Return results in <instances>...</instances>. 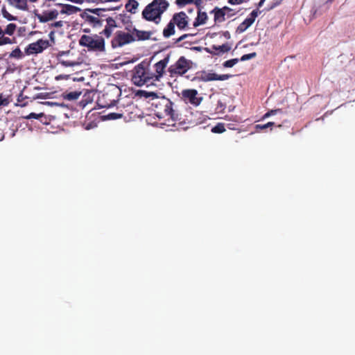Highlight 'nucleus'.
<instances>
[{
  "mask_svg": "<svg viewBox=\"0 0 355 355\" xmlns=\"http://www.w3.org/2000/svg\"><path fill=\"white\" fill-rule=\"evenodd\" d=\"M6 34H3L2 36L0 35V46H3L6 44H11L13 43V40L10 37H5Z\"/></svg>",
  "mask_w": 355,
  "mask_h": 355,
  "instance_id": "473e14b6",
  "label": "nucleus"
},
{
  "mask_svg": "<svg viewBox=\"0 0 355 355\" xmlns=\"http://www.w3.org/2000/svg\"><path fill=\"white\" fill-rule=\"evenodd\" d=\"M175 24L171 19L170 21L168 22V24L166 25V26L163 30V36L165 38H168L175 34Z\"/></svg>",
  "mask_w": 355,
  "mask_h": 355,
  "instance_id": "412c9836",
  "label": "nucleus"
},
{
  "mask_svg": "<svg viewBox=\"0 0 355 355\" xmlns=\"http://www.w3.org/2000/svg\"><path fill=\"white\" fill-rule=\"evenodd\" d=\"M186 78H187V79H189V80H191V79L192 78H190V76H186Z\"/></svg>",
  "mask_w": 355,
  "mask_h": 355,
  "instance_id": "6e6d98bb",
  "label": "nucleus"
},
{
  "mask_svg": "<svg viewBox=\"0 0 355 355\" xmlns=\"http://www.w3.org/2000/svg\"><path fill=\"white\" fill-rule=\"evenodd\" d=\"M44 116V113L35 114V113L32 112L29 115L26 116L25 118L28 119H38Z\"/></svg>",
  "mask_w": 355,
  "mask_h": 355,
  "instance_id": "37998d69",
  "label": "nucleus"
},
{
  "mask_svg": "<svg viewBox=\"0 0 355 355\" xmlns=\"http://www.w3.org/2000/svg\"><path fill=\"white\" fill-rule=\"evenodd\" d=\"M16 29H17V25L13 23H10V24H8L5 29H3L0 26V31H1L0 35H2L3 34H6L8 35H12L15 33Z\"/></svg>",
  "mask_w": 355,
  "mask_h": 355,
  "instance_id": "b1692460",
  "label": "nucleus"
},
{
  "mask_svg": "<svg viewBox=\"0 0 355 355\" xmlns=\"http://www.w3.org/2000/svg\"><path fill=\"white\" fill-rule=\"evenodd\" d=\"M123 113L121 112H111L107 114V117L108 119L114 120V119H121L123 117Z\"/></svg>",
  "mask_w": 355,
  "mask_h": 355,
  "instance_id": "c9c22d12",
  "label": "nucleus"
},
{
  "mask_svg": "<svg viewBox=\"0 0 355 355\" xmlns=\"http://www.w3.org/2000/svg\"><path fill=\"white\" fill-rule=\"evenodd\" d=\"M69 51H60L58 53L57 58L59 62L64 67H73L76 65V62L73 61H70L68 60H64L63 56L66 54H68Z\"/></svg>",
  "mask_w": 355,
  "mask_h": 355,
  "instance_id": "6ab92c4d",
  "label": "nucleus"
},
{
  "mask_svg": "<svg viewBox=\"0 0 355 355\" xmlns=\"http://www.w3.org/2000/svg\"><path fill=\"white\" fill-rule=\"evenodd\" d=\"M266 0H260L259 2L257 3V9L259 10V8L262 7Z\"/></svg>",
  "mask_w": 355,
  "mask_h": 355,
  "instance_id": "8fccbe9b",
  "label": "nucleus"
},
{
  "mask_svg": "<svg viewBox=\"0 0 355 355\" xmlns=\"http://www.w3.org/2000/svg\"><path fill=\"white\" fill-rule=\"evenodd\" d=\"M10 96L5 97L2 94H0V106H7L11 100L10 99Z\"/></svg>",
  "mask_w": 355,
  "mask_h": 355,
  "instance_id": "f704fd0d",
  "label": "nucleus"
},
{
  "mask_svg": "<svg viewBox=\"0 0 355 355\" xmlns=\"http://www.w3.org/2000/svg\"><path fill=\"white\" fill-rule=\"evenodd\" d=\"M180 98L186 103H189L195 107L198 106L202 101V97L199 96L198 91L195 89H183Z\"/></svg>",
  "mask_w": 355,
  "mask_h": 355,
  "instance_id": "1a4fd4ad",
  "label": "nucleus"
},
{
  "mask_svg": "<svg viewBox=\"0 0 355 355\" xmlns=\"http://www.w3.org/2000/svg\"><path fill=\"white\" fill-rule=\"evenodd\" d=\"M245 0H228V3L232 5H238L244 2Z\"/></svg>",
  "mask_w": 355,
  "mask_h": 355,
  "instance_id": "de8ad7c7",
  "label": "nucleus"
},
{
  "mask_svg": "<svg viewBox=\"0 0 355 355\" xmlns=\"http://www.w3.org/2000/svg\"><path fill=\"white\" fill-rule=\"evenodd\" d=\"M282 112V109H275V110H270V111L267 112L263 116V119H266L272 115H274L277 113Z\"/></svg>",
  "mask_w": 355,
  "mask_h": 355,
  "instance_id": "a19ab883",
  "label": "nucleus"
},
{
  "mask_svg": "<svg viewBox=\"0 0 355 355\" xmlns=\"http://www.w3.org/2000/svg\"><path fill=\"white\" fill-rule=\"evenodd\" d=\"M79 44L81 46L87 47L89 51H105L104 38L96 34L94 36L83 35L79 40Z\"/></svg>",
  "mask_w": 355,
  "mask_h": 355,
  "instance_id": "20e7f679",
  "label": "nucleus"
},
{
  "mask_svg": "<svg viewBox=\"0 0 355 355\" xmlns=\"http://www.w3.org/2000/svg\"><path fill=\"white\" fill-rule=\"evenodd\" d=\"M223 36L227 38L230 39L231 37V35L229 31H226L223 33Z\"/></svg>",
  "mask_w": 355,
  "mask_h": 355,
  "instance_id": "09e8293b",
  "label": "nucleus"
},
{
  "mask_svg": "<svg viewBox=\"0 0 355 355\" xmlns=\"http://www.w3.org/2000/svg\"><path fill=\"white\" fill-rule=\"evenodd\" d=\"M114 29V28H112V27H110V26L105 25V28L100 33V34L103 35L107 38H109L111 37Z\"/></svg>",
  "mask_w": 355,
  "mask_h": 355,
  "instance_id": "2f4dec72",
  "label": "nucleus"
},
{
  "mask_svg": "<svg viewBox=\"0 0 355 355\" xmlns=\"http://www.w3.org/2000/svg\"><path fill=\"white\" fill-rule=\"evenodd\" d=\"M198 1L199 0H197L196 1V6H197V13H198V15H197V17L196 18L193 24V27L196 28L200 25H202V24H206L207 19H208V17H207V15L205 12H201L200 10V6H199V3H198Z\"/></svg>",
  "mask_w": 355,
  "mask_h": 355,
  "instance_id": "2eb2a0df",
  "label": "nucleus"
},
{
  "mask_svg": "<svg viewBox=\"0 0 355 355\" xmlns=\"http://www.w3.org/2000/svg\"><path fill=\"white\" fill-rule=\"evenodd\" d=\"M120 93L121 92L117 87H112L105 91L98 98V106L107 108L114 106L118 101Z\"/></svg>",
  "mask_w": 355,
  "mask_h": 355,
  "instance_id": "423d86ee",
  "label": "nucleus"
},
{
  "mask_svg": "<svg viewBox=\"0 0 355 355\" xmlns=\"http://www.w3.org/2000/svg\"><path fill=\"white\" fill-rule=\"evenodd\" d=\"M85 20L92 25L93 27L96 28L103 25V19H101L98 17L87 15Z\"/></svg>",
  "mask_w": 355,
  "mask_h": 355,
  "instance_id": "4be33fe9",
  "label": "nucleus"
},
{
  "mask_svg": "<svg viewBox=\"0 0 355 355\" xmlns=\"http://www.w3.org/2000/svg\"><path fill=\"white\" fill-rule=\"evenodd\" d=\"M261 13V11L258 9L252 10L249 16L238 26L236 29V33L240 34L245 32L250 26L253 24L256 18Z\"/></svg>",
  "mask_w": 355,
  "mask_h": 355,
  "instance_id": "9b49d317",
  "label": "nucleus"
},
{
  "mask_svg": "<svg viewBox=\"0 0 355 355\" xmlns=\"http://www.w3.org/2000/svg\"><path fill=\"white\" fill-rule=\"evenodd\" d=\"M191 60L181 56L178 60L168 68V72L171 78L183 76L192 67Z\"/></svg>",
  "mask_w": 355,
  "mask_h": 355,
  "instance_id": "39448f33",
  "label": "nucleus"
},
{
  "mask_svg": "<svg viewBox=\"0 0 355 355\" xmlns=\"http://www.w3.org/2000/svg\"><path fill=\"white\" fill-rule=\"evenodd\" d=\"M120 6L116 7H110V8H94V9H89L88 11L94 13L97 15L98 17H104L103 12H105L107 10H115L119 9Z\"/></svg>",
  "mask_w": 355,
  "mask_h": 355,
  "instance_id": "5701e85b",
  "label": "nucleus"
},
{
  "mask_svg": "<svg viewBox=\"0 0 355 355\" xmlns=\"http://www.w3.org/2000/svg\"><path fill=\"white\" fill-rule=\"evenodd\" d=\"M211 48L220 53H227L230 51L231 46L228 43H225L220 46L213 45Z\"/></svg>",
  "mask_w": 355,
  "mask_h": 355,
  "instance_id": "bb28decb",
  "label": "nucleus"
},
{
  "mask_svg": "<svg viewBox=\"0 0 355 355\" xmlns=\"http://www.w3.org/2000/svg\"><path fill=\"white\" fill-rule=\"evenodd\" d=\"M239 61V59H238V58L228 60L224 62L223 65L224 67L230 68V67H232L234 65H235L236 63H238Z\"/></svg>",
  "mask_w": 355,
  "mask_h": 355,
  "instance_id": "72a5a7b5",
  "label": "nucleus"
},
{
  "mask_svg": "<svg viewBox=\"0 0 355 355\" xmlns=\"http://www.w3.org/2000/svg\"><path fill=\"white\" fill-rule=\"evenodd\" d=\"M281 2H282V0H277V1H274L272 3V5L270 6V8H268L267 9V10H272V9L275 8V7L278 6L279 5H280Z\"/></svg>",
  "mask_w": 355,
  "mask_h": 355,
  "instance_id": "a18cd8bd",
  "label": "nucleus"
},
{
  "mask_svg": "<svg viewBox=\"0 0 355 355\" xmlns=\"http://www.w3.org/2000/svg\"><path fill=\"white\" fill-rule=\"evenodd\" d=\"M8 4L16 9L20 10H27L28 9L26 0H6Z\"/></svg>",
  "mask_w": 355,
  "mask_h": 355,
  "instance_id": "a211bd4d",
  "label": "nucleus"
},
{
  "mask_svg": "<svg viewBox=\"0 0 355 355\" xmlns=\"http://www.w3.org/2000/svg\"><path fill=\"white\" fill-rule=\"evenodd\" d=\"M31 2H36L38 0H29Z\"/></svg>",
  "mask_w": 355,
  "mask_h": 355,
  "instance_id": "5fc2aeb1",
  "label": "nucleus"
},
{
  "mask_svg": "<svg viewBox=\"0 0 355 355\" xmlns=\"http://www.w3.org/2000/svg\"><path fill=\"white\" fill-rule=\"evenodd\" d=\"M1 14L3 18L6 19L8 21H15L17 19V17L13 16L8 12L4 5L1 7Z\"/></svg>",
  "mask_w": 355,
  "mask_h": 355,
  "instance_id": "c85d7f7f",
  "label": "nucleus"
},
{
  "mask_svg": "<svg viewBox=\"0 0 355 355\" xmlns=\"http://www.w3.org/2000/svg\"><path fill=\"white\" fill-rule=\"evenodd\" d=\"M205 49H206V51H207V52H209V53H214V54H216V53H213V52L210 51L207 48H206Z\"/></svg>",
  "mask_w": 355,
  "mask_h": 355,
  "instance_id": "864d4df0",
  "label": "nucleus"
},
{
  "mask_svg": "<svg viewBox=\"0 0 355 355\" xmlns=\"http://www.w3.org/2000/svg\"><path fill=\"white\" fill-rule=\"evenodd\" d=\"M11 58L21 59L24 57V54L19 47H17L10 53L9 55Z\"/></svg>",
  "mask_w": 355,
  "mask_h": 355,
  "instance_id": "c756f323",
  "label": "nucleus"
},
{
  "mask_svg": "<svg viewBox=\"0 0 355 355\" xmlns=\"http://www.w3.org/2000/svg\"><path fill=\"white\" fill-rule=\"evenodd\" d=\"M98 1L99 0H82V3L85 2V1H87V2H93V3H98Z\"/></svg>",
  "mask_w": 355,
  "mask_h": 355,
  "instance_id": "3c124183",
  "label": "nucleus"
},
{
  "mask_svg": "<svg viewBox=\"0 0 355 355\" xmlns=\"http://www.w3.org/2000/svg\"><path fill=\"white\" fill-rule=\"evenodd\" d=\"M193 1V0H176L175 3L179 7H183L188 3H192Z\"/></svg>",
  "mask_w": 355,
  "mask_h": 355,
  "instance_id": "c03bdc74",
  "label": "nucleus"
},
{
  "mask_svg": "<svg viewBox=\"0 0 355 355\" xmlns=\"http://www.w3.org/2000/svg\"><path fill=\"white\" fill-rule=\"evenodd\" d=\"M225 131V128L223 123H218L212 128L211 132L214 133H223Z\"/></svg>",
  "mask_w": 355,
  "mask_h": 355,
  "instance_id": "7c9ffc66",
  "label": "nucleus"
},
{
  "mask_svg": "<svg viewBox=\"0 0 355 355\" xmlns=\"http://www.w3.org/2000/svg\"><path fill=\"white\" fill-rule=\"evenodd\" d=\"M58 16V12L56 10L44 11L42 14L37 15L40 22L45 23L50 20L55 19Z\"/></svg>",
  "mask_w": 355,
  "mask_h": 355,
  "instance_id": "4468645a",
  "label": "nucleus"
},
{
  "mask_svg": "<svg viewBox=\"0 0 355 355\" xmlns=\"http://www.w3.org/2000/svg\"><path fill=\"white\" fill-rule=\"evenodd\" d=\"M8 71H12L10 70L9 68H8L7 70H6V72H8Z\"/></svg>",
  "mask_w": 355,
  "mask_h": 355,
  "instance_id": "4d7b16f0",
  "label": "nucleus"
},
{
  "mask_svg": "<svg viewBox=\"0 0 355 355\" xmlns=\"http://www.w3.org/2000/svg\"><path fill=\"white\" fill-rule=\"evenodd\" d=\"M26 99H27V96H24L23 92H21L17 96V103L15 105L17 106H21V107L26 106V105L28 104Z\"/></svg>",
  "mask_w": 355,
  "mask_h": 355,
  "instance_id": "cd10ccee",
  "label": "nucleus"
},
{
  "mask_svg": "<svg viewBox=\"0 0 355 355\" xmlns=\"http://www.w3.org/2000/svg\"><path fill=\"white\" fill-rule=\"evenodd\" d=\"M171 20L180 31H184L188 28L189 17L184 12L175 13Z\"/></svg>",
  "mask_w": 355,
  "mask_h": 355,
  "instance_id": "f8f14e48",
  "label": "nucleus"
},
{
  "mask_svg": "<svg viewBox=\"0 0 355 355\" xmlns=\"http://www.w3.org/2000/svg\"><path fill=\"white\" fill-rule=\"evenodd\" d=\"M61 6L60 12L62 14L72 15L80 10L78 7L69 4H61Z\"/></svg>",
  "mask_w": 355,
  "mask_h": 355,
  "instance_id": "aec40b11",
  "label": "nucleus"
},
{
  "mask_svg": "<svg viewBox=\"0 0 355 355\" xmlns=\"http://www.w3.org/2000/svg\"><path fill=\"white\" fill-rule=\"evenodd\" d=\"M257 56V53L253 52L248 54H245L241 56L239 60L241 61H246L252 58H254Z\"/></svg>",
  "mask_w": 355,
  "mask_h": 355,
  "instance_id": "ea45409f",
  "label": "nucleus"
},
{
  "mask_svg": "<svg viewBox=\"0 0 355 355\" xmlns=\"http://www.w3.org/2000/svg\"><path fill=\"white\" fill-rule=\"evenodd\" d=\"M196 35V33L184 34V35H181L180 37H178L176 40H175L174 44H178V43H180V42L183 41L186 38H187L189 37H193V36H194Z\"/></svg>",
  "mask_w": 355,
  "mask_h": 355,
  "instance_id": "58836bf2",
  "label": "nucleus"
},
{
  "mask_svg": "<svg viewBox=\"0 0 355 355\" xmlns=\"http://www.w3.org/2000/svg\"><path fill=\"white\" fill-rule=\"evenodd\" d=\"M51 26L55 27V28H61L63 26V21H55L54 23H52L51 24Z\"/></svg>",
  "mask_w": 355,
  "mask_h": 355,
  "instance_id": "49530a36",
  "label": "nucleus"
},
{
  "mask_svg": "<svg viewBox=\"0 0 355 355\" xmlns=\"http://www.w3.org/2000/svg\"><path fill=\"white\" fill-rule=\"evenodd\" d=\"M81 95V92L73 91L70 92H65L64 95V98L68 101H74L77 100L79 96Z\"/></svg>",
  "mask_w": 355,
  "mask_h": 355,
  "instance_id": "a878e982",
  "label": "nucleus"
},
{
  "mask_svg": "<svg viewBox=\"0 0 355 355\" xmlns=\"http://www.w3.org/2000/svg\"><path fill=\"white\" fill-rule=\"evenodd\" d=\"M232 76L230 74L218 75L215 73H208L206 71H200L196 73V76L192 77L191 81L192 82H209L213 80H226L231 78Z\"/></svg>",
  "mask_w": 355,
  "mask_h": 355,
  "instance_id": "6e6552de",
  "label": "nucleus"
},
{
  "mask_svg": "<svg viewBox=\"0 0 355 355\" xmlns=\"http://www.w3.org/2000/svg\"><path fill=\"white\" fill-rule=\"evenodd\" d=\"M105 21H106V25L107 26H108L110 27H112V28H114L117 27L116 21L112 17H107L105 19Z\"/></svg>",
  "mask_w": 355,
  "mask_h": 355,
  "instance_id": "4c0bfd02",
  "label": "nucleus"
},
{
  "mask_svg": "<svg viewBox=\"0 0 355 355\" xmlns=\"http://www.w3.org/2000/svg\"><path fill=\"white\" fill-rule=\"evenodd\" d=\"M138 6L139 3L137 1L129 0L128 2L125 4V8L129 12L135 14Z\"/></svg>",
  "mask_w": 355,
  "mask_h": 355,
  "instance_id": "393cba45",
  "label": "nucleus"
},
{
  "mask_svg": "<svg viewBox=\"0 0 355 355\" xmlns=\"http://www.w3.org/2000/svg\"><path fill=\"white\" fill-rule=\"evenodd\" d=\"M210 13L214 14L215 23H222L225 21V16L223 8L215 7Z\"/></svg>",
  "mask_w": 355,
  "mask_h": 355,
  "instance_id": "dca6fc26",
  "label": "nucleus"
},
{
  "mask_svg": "<svg viewBox=\"0 0 355 355\" xmlns=\"http://www.w3.org/2000/svg\"><path fill=\"white\" fill-rule=\"evenodd\" d=\"M223 8L224 10L225 16H227V17H232L236 15V12L234 11V10L231 8L224 6L223 7Z\"/></svg>",
  "mask_w": 355,
  "mask_h": 355,
  "instance_id": "e433bc0d",
  "label": "nucleus"
},
{
  "mask_svg": "<svg viewBox=\"0 0 355 355\" xmlns=\"http://www.w3.org/2000/svg\"><path fill=\"white\" fill-rule=\"evenodd\" d=\"M84 33H89L90 32V30L89 28H84L83 30Z\"/></svg>",
  "mask_w": 355,
  "mask_h": 355,
  "instance_id": "603ef678",
  "label": "nucleus"
},
{
  "mask_svg": "<svg viewBox=\"0 0 355 355\" xmlns=\"http://www.w3.org/2000/svg\"><path fill=\"white\" fill-rule=\"evenodd\" d=\"M153 105H155L157 117L160 119L168 117L173 121L180 123L181 117H180L177 110L173 108V103L169 98L163 97L157 99Z\"/></svg>",
  "mask_w": 355,
  "mask_h": 355,
  "instance_id": "f03ea898",
  "label": "nucleus"
},
{
  "mask_svg": "<svg viewBox=\"0 0 355 355\" xmlns=\"http://www.w3.org/2000/svg\"><path fill=\"white\" fill-rule=\"evenodd\" d=\"M45 44L46 42L43 40H39L36 42L31 43L26 48V53L30 55L41 53L45 48V46H44V44Z\"/></svg>",
  "mask_w": 355,
  "mask_h": 355,
  "instance_id": "ddd939ff",
  "label": "nucleus"
},
{
  "mask_svg": "<svg viewBox=\"0 0 355 355\" xmlns=\"http://www.w3.org/2000/svg\"><path fill=\"white\" fill-rule=\"evenodd\" d=\"M275 125L274 122H268L266 124L261 125V124H257L256 125V129H260V130H265L269 127H272Z\"/></svg>",
  "mask_w": 355,
  "mask_h": 355,
  "instance_id": "79ce46f5",
  "label": "nucleus"
},
{
  "mask_svg": "<svg viewBox=\"0 0 355 355\" xmlns=\"http://www.w3.org/2000/svg\"><path fill=\"white\" fill-rule=\"evenodd\" d=\"M132 33L135 35L136 40L139 41L148 40L150 38V36L153 34L151 31H140L137 29L136 28H133Z\"/></svg>",
  "mask_w": 355,
  "mask_h": 355,
  "instance_id": "f3484780",
  "label": "nucleus"
},
{
  "mask_svg": "<svg viewBox=\"0 0 355 355\" xmlns=\"http://www.w3.org/2000/svg\"><path fill=\"white\" fill-rule=\"evenodd\" d=\"M169 4L166 0H153L142 11V17L148 21L159 24L162 14L166 10Z\"/></svg>",
  "mask_w": 355,
  "mask_h": 355,
  "instance_id": "f257e3e1",
  "label": "nucleus"
},
{
  "mask_svg": "<svg viewBox=\"0 0 355 355\" xmlns=\"http://www.w3.org/2000/svg\"><path fill=\"white\" fill-rule=\"evenodd\" d=\"M152 76L153 71H150L149 65L141 62L134 67L131 80L137 86H148L155 83Z\"/></svg>",
  "mask_w": 355,
  "mask_h": 355,
  "instance_id": "7ed1b4c3",
  "label": "nucleus"
},
{
  "mask_svg": "<svg viewBox=\"0 0 355 355\" xmlns=\"http://www.w3.org/2000/svg\"><path fill=\"white\" fill-rule=\"evenodd\" d=\"M135 41H136V38L132 34L123 31H117L111 40V46L113 49H117Z\"/></svg>",
  "mask_w": 355,
  "mask_h": 355,
  "instance_id": "0eeeda50",
  "label": "nucleus"
},
{
  "mask_svg": "<svg viewBox=\"0 0 355 355\" xmlns=\"http://www.w3.org/2000/svg\"><path fill=\"white\" fill-rule=\"evenodd\" d=\"M171 55L168 54L162 60H159L153 65L154 72L153 71V78L155 82L159 81L165 73L166 67L169 62Z\"/></svg>",
  "mask_w": 355,
  "mask_h": 355,
  "instance_id": "9d476101",
  "label": "nucleus"
}]
</instances>
